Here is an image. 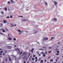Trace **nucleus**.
I'll return each instance as SVG.
<instances>
[{
    "mask_svg": "<svg viewBox=\"0 0 63 63\" xmlns=\"http://www.w3.org/2000/svg\"><path fill=\"white\" fill-rule=\"evenodd\" d=\"M56 54L57 55H59V54L58 53H56Z\"/></svg>",
    "mask_w": 63,
    "mask_h": 63,
    "instance_id": "obj_48",
    "label": "nucleus"
},
{
    "mask_svg": "<svg viewBox=\"0 0 63 63\" xmlns=\"http://www.w3.org/2000/svg\"><path fill=\"white\" fill-rule=\"evenodd\" d=\"M26 63V61H24V63Z\"/></svg>",
    "mask_w": 63,
    "mask_h": 63,
    "instance_id": "obj_51",
    "label": "nucleus"
},
{
    "mask_svg": "<svg viewBox=\"0 0 63 63\" xmlns=\"http://www.w3.org/2000/svg\"><path fill=\"white\" fill-rule=\"evenodd\" d=\"M10 1L12 3H15V2L13 0H10Z\"/></svg>",
    "mask_w": 63,
    "mask_h": 63,
    "instance_id": "obj_9",
    "label": "nucleus"
},
{
    "mask_svg": "<svg viewBox=\"0 0 63 63\" xmlns=\"http://www.w3.org/2000/svg\"><path fill=\"white\" fill-rule=\"evenodd\" d=\"M51 51H50L49 52V53H51Z\"/></svg>",
    "mask_w": 63,
    "mask_h": 63,
    "instance_id": "obj_44",
    "label": "nucleus"
},
{
    "mask_svg": "<svg viewBox=\"0 0 63 63\" xmlns=\"http://www.w3.org/2000/svg\"><path fill=\"white\" fill-rule=\"evenodd\" d=\"M54 38L53 37H52L51 38V40H52V39H53Z\"/></svg>",
    "mask_w": 63,
    "mask_h": 63,
    "instance_id": "obj_36",
    "label": "nucleus"
},
{
    "mask_svg": "<svg viewBox=\"0 0 63 63\" xmlns=\"http://www.w3.org/2000/svg\"><path fill=\"white\" fill-rule=\"evenodd\" d=\"M57 58L58 59H59V58H58V57H57Z\"/></svg>",
    "mask_w": 63,
    "mask_h": 63,
    "instance_id": "obj_60",
    "label": "nucleus"
},
{
    "mask_svg": "<svg viewBox=\"0 0 63 63\" xmlns=\"http://www.w3.org/2000/svg\"><path fill=\"white\" fill-rule=\"evenodd\" d=\"M47 40H48V38H47L46 37H45L44 38V41H47Z\"/></svg>",
    "mask_w": 63,
    "mask_h": 63,
    "instance_id": "obj_5",
    "label": "nucleus"
},
{
    "mask_svg": "<svg viewBox=\"0 0 63 63\" xmlns=\"http://www.w3.org/2000/svg\"><path fill=\"white\" fill-rule=\"evenodd\" d=\"M3 29H3V28L1 29L0 30V31L1 30H3Z\"/></svg>",
    "mask_w": 63,
    "mask_h": 63,
    "instance_id": "obj_34",
    "label": "nucleus"
},
{
    "mask_svg": "<svg viewBox=\"0 0 63 63\" xmlns=\"http://www.w3.org/2000/svg\"><path fill=\"white\" fill-rule=\"evenodd\" d=\"M45 4L46 5H47V2H45Z\"/></svg>",
    "mask_w": 63,
    "mask_h": 63,
    "instance_id": "obj_20",
    "label": "nucleus"
},
{
    "mask_svg": "<svg viewBox=\"0 0 63 63\" xmlns=\"http://www.w3.org/2000/svg\"><path fill=\"white\" fill-rule=\"evenodd\" d=\"M7 3H8V4H11V2L10 1H8L7 2Z\"/></svg>",
    "mask_w": 63,
    "mask_h": 63,
    "instance_id": "obj_18",
    "label": "nucleus"
},
{
    "mask_svg": "<svg viewBox=\"0 0 63 63\" xmlns=\"http://www.w3.org/2000/svg\"><path fill=\"white\" fill-rule=\"evenodd\" d=\"M3 51H0V53H1V54H2V53H3Z\"/></svg>",
    "mask_w": 63,
    "mask_h": 63,
    "instance_id": "obj_17",
    "label": "nucleus"
},
{
    "mask_svg": "<svg viewBox=\"0 0 63 63\" xmlns=\"http://www.w3.org/2000/svg\"><path fill=\"white\" fill-rule=\"evenodd\" d=\"M10 18V17H9V16H7L6 17V18Z\"/></svg>",
    "mask_w": 63,
    "mask_h": 63,
    "instance_id": "obj_33",
    "label": "nucleus"
},
{
    "mask_svg": "<svg viewBox=\"0 0 63 63\" xmlns=\"http://www.w3.org/2000/svg\"><path fill=\"white\" fill-rule=\"evenodd\" d=\"M33 32H34V34H36V33H37V31H36L35 30H34Z\"/></svg>",
    "mask_w": 63,
    "mask_h": 63,
    "instance_id": "obj_7",
    "label": "nucleus"
},
{
    "mask_svg": "<svg viewBox=\"0 0 63 63\" xmlns=\"http://www.w3.org/2000/svg\"><path fill=\"white\" fill-rule=\"evenodd\" d=\"M49 49H51V47H49Z\"/></svg>",
    "mask_w": 63,
    "mask_h": 63,
    "instance_id": "obj_42",
    "label": "nucleus"
},
{
    "mask_svg": "<svg viewBox=\"0 0 63 63\" xmlns=\"http://www.w3.org/2000/svg\"><path fill=\"white\" fill-rule=\"evenodd\" d=\"M8 39H9V40H12V38H10V37H9L8 38Z\"/></svg>",
    "mask_w": 63,
    "mask_h": 63,
    "instance_id": "obj_13",
    "label": "nucleus"
},
{
    "mask_svg": "<svg viewBox=\"0 0 63 63\" xmlns=\"http://www.w3.org/2000/svg\"><path fill=\"white\" fill-rule=\"evenodd\" d=\"M57 61V59H56V61Z\"/></svg>",
    "mask_w": 63,
    "mask_h": 63,
    "instance_id": "obj_59",
    "label": "nucleus"
},
{
    "mask_svg": "<svg viewBox=\"0 0 63 63\" xmlns=\"http://www.w3.org/2000/svg\"><path fill=\"white\" fill-rule=\"evenodd\" d=\"M45 54H47V52L46 51V52H45Z\"/></svg>",
    "mask_w": 63,
    "mask_h": 63,
    "instance_id": "obj_43",
    "label": "nucleus"
},
{
    "mask_svg": "<svg viewBox=\"0 0 63 63\" xmlns=\"http://www.w3.org/2000/svg\"><path fill=\"white\" fill-rule=\"evenodd\" d=\"M4 52H5V53H7V51L6 50H5L4 51Z\"/></svg>",
    "mask_w": 63,
    "mask_h": 63,
    "instance_id": "obj_31",
    "label": "nucleus"
},
{
    "mask_svg": "<svg viewBox=\"0 0 63 63\" xmlns=\"http://www.w3.org/2000/svg\"><path fill=\"white\" fill-rule=\"evenodd\" d=\"M41 60V58H39V60H38L39 61H40Z\"/></svg>",
    "mask_w": 63,
    "mask_h": 63,
    "instance_id": "obj_39",
    "label": "nucleus"
},
{
    "mask_svg": "<svg viewBox=\"0 0 63 63\" xmlns=\"http://www.w3.org/2000/svg\"><path fill=\"white\" fill-rule=\"evenodd\" d=\"M34 50V49L33 48L32 50V52H33V50Z\"/></svg>",
    "mask_w": 63,
    "mask_h": 63,
    "instance_id": "obj_24",
    "label": "nucleus"
},
{
    "mask_svg": "<svg viewBox=\"0 0 63 63\" xmlns=\"http://www.w3.org/2000/svg\"><path fill=\"white\" fill-rule=\"evenodd\" d=\"M0 34H1V35H3V34L2 33H1V32L0 33Z\"/></svg>",
    "mask_w": 63,
    "mask_h": 63,
    "instance_id": "obj_38",
    "label": "nucleus"
},
{
    "mask_svg": "<svg viewBox=\"0 0 63 63\" xmlns=\"http://www.w3.org/2000/svg\"><path fill=\"white\" fill-rule=\"evenodd\" d=\"M26 33H28V32L27 31H26L25 32Z\"/></svg>",
    "mask_w": 63,
    "mask_h": 63,
    "instance_id": "obj_54",
    "label": "nucleus"
},
{
    "mask_svg": "<svg viewBox=\"0 0 63 63\" xmlns=\"http://www.w3.org/2000/svg\"><path fill=\"white\" fill-rule=\"evenodd\" d=\"M37 54H39V52H37Z\"/></svg>",
    "mask_w": 63,
    "mask_h": 63,
    "instance_id": "obj_63",
    "label": "nucleus"
},
{
    "mask_svg": "<svg viewBox=\"0 0 63 63\" xmlns=\"http://www.w3.org/2000/svg\"><path fill=\"white\" fill-rule=\"evenodd\" d=\"M58 44H60V42H59Z\"/></svg>",
    "mask_w": 63,
    "mask_h": 63,
    "instance_id": "obj_61",
    "label": "nucleus"
},
{
    "mask_svg": "<svg viewBox=\"0 0 63 63\" xmlns=\"http://www.w3.org/2000/svg\"><path fill=\"white\" fill-rule=\"evenodd\" d=\"M44 62H47V60H44Z\"/></svg>",
    "mask_w": 63,
    "mask_h": 63,
    "instance_id": "obj_45",
    "label": "nucleus"
},
{
    "mask_svg": "<svg viewBox=\"0 0 63 63\" xmlns=\"http://www.w3.org/2000/svg\"><path fill=\"white\" fill-rule=\"evenodd\" d=\"M24 55H26V53L25 52H24L23 53L22 56H23Z\"/></svg>",
    "mask_w": 63,
    "mask_h": 63,
    "instance_id": "obj_1",
    "label": "nucleus"
},
{
    "mask_svg": "<svg viewBox=\"0 0 63 63\" xmlns=\"http://www.w3.org/2000/svg\"><path fill=\"white\" fill-rule=\"evenodd\" d=\"M37 44H39V42H38L37 43Z\"/></svg>",
    "mask_w": 63,
    "mask_h": 63,
    "instance_id": "obj_57",
    "label": "nucleus"
},
{
    "mask_svg": "<svg viewBox=\"0 0 63 63\" xmlns=\"http://www.w3.org/2000/svg\"><path fill=\"white\" fill-rule=\"evenodd\" d=\"M1 14H4V12L3 11H1Z\"/></svg>",
    "mask_w": 63,
    "mask_h": 63,
    "instance_id": "obj_25",
    "label": "nucleus"
},
{
    "mask_svg": "<svg viewBox=\"0 0 63 63\" xmlns=\"http://www.w3.org/2000/svg\"><path fill=\"white\" fill-rule=\"evenodd\" d=\"M35 60V58H32V60L33 61V60Z\"/></svg>",
    "mask_w": 63,
    "mask_h": 63,
    "instance_id": "obj_23",
    "label": "nucleus"
},
{
    "mask_svg": "<svg viewBox=\"0 0 63 63\" xmlns=\"http://www.w3.org/2000/svg\"><path fill=\"white\" fill-rule=\"evenodd\" d=\"M57 53H59V52H60L59 51H57Z\"/></svg>",
    "mask_w": 63,
    "mask_h": 63,
    "instance_id": "obj_40",
    "label": "nucleus"
},
{
    "mask_svg": "<svg viewBox=\"0 0 63 63\" xmlns=\"http://www.w3.org/2000/svg\"><path fill=\"white\" fill-rule=\"evenodd\" d=\"M54 20L55 21H57V19L56 18H54Z\"/></svg>",
    "mask_w": 63,
    "mask_h": 63,
    "instance_id": "obj_21",
    "label": "nucleus"
},
{
    "mask_svg": "<svg viewBox=\"0 0 63 63\" xmlns=\"http://www.w3.org/2000/svg\"><path fill=\"white\" fill-rule=\"evenodd\" d=\"M47 47H43V48H46Z\"/></svg>",
    "mask_w": 63,
    "mask_h": 63,
    "instance_id": "obj_30",
    "label": "nucleus"
},
{
    "mask_svg": "<svg viewBox=\"0 0 63 63\" xmlns=\"http://www.w3.org/2000/svg\"><path fill=\"white\" fill-rule=\"evenodd\" d=\"M5 53L3 52V55H5Z\"/></svg>",
    "mask_w": 63,
    "mask_h": 63,
    "instance_id": "obj_41",
    "label": "nucleus"
},
{
    "mask_svg": "<svg viewBox=\"0 0 63 63\" xmlns=\"http://www.w3.org/2000/svg\"><path fill=\"white\" fill-rule=\"evenodd\" d=\"M10 18H13V16H10Z\"/></svg>",
    "mask_w": 63,
    "mask_h": 63,
    "instance_id": "obj_32",
    "label": "nucleus"
},
{
    "mask_svg": "<svg viewBox=\"0 0 63 63\" xmlns=\"http://www.w3.org/2000/svg\"><path fill=\"white\" fill-rule=\"evenodd\" d=\"M5 10L6 11H7V8H5Z\"/></svg>",
    "mask_w": 63,
    "mask_h": 63,
    "instance_id": "obj_27",
    "label": "nucleus"
},
{
    "mask_svg": "<svg viewBox=\"0 0 63 63\" xmlns=\"http://www.w3.org/2000/svg\"><path fill=\"white\" fill-rule=\"evenodd\" d=\"M50 61L51 62H53V60H52V59H51V60H50Z\"/></svg>",
    "mask_w": 63,
    "mask_h": 63,
    "instance_id": "obj_19",
    "label": "nucleus"
},
{
    "mask_svg": "<svg viewBox=\"0 0 63 63\" xmlns=\"http://www.w3.org/2000/svg\"><path fill=\"white\" fill-rule=\"evenodd\" d=\"M20 16V17H23V16Z\"/></svg>",
    "mask_w": 63,
    "mask_h": 63,
    "instance_id": "obj_46",
    "label": "nucleus"
},
{
    "mask_svg": "<svg viewBox=\"0 0 63 63\" xmlns=\"http://www.w3.org/2000/svg\"><path fill=\"white\" fill-rule=\"evenodd\" d=\"M18 32H20V33H22V32H21V31H20V30H18Z\"/></svg>",
    "mask_w": 63,
    "mask_h": 63,
    "instance_id": "obj_14",
    "label": "nucleus"
},
{
    "mask_svg": "<svg viewBox=\"0 0 63 63\" xmlns=\"http://www.w3.org/2000/svg\"><path fill=\"white\" fill-rule=\"evenodd\" d=\"M36 56V55H34L33 56V57H35Z\"/></svg>",
    "mask_w": 63,
    "mask_h": 63,
    "instance_id": "obj_52",
    "label": "nucleus"
},
{
    "mask_svg": "<svg viewBox=\"0 0 63 63\" xmlns=\"http://www.w3.org/2000/svg\"><path fill=\"white\" fill-rule=\"evenodd\" d=\"M54 5H55V6H57V2H56V1H54Z\"/></svg>",
    "mask_w": 63,
    "mask_h": 63,
    "instance_id": "obj_4",
    "label": "nucleus"
},
{
    "mask_svg": "<svg viewBox=\"0 0 63 63\" xmlns=\"http://www.w3.org/2000/svg\"><path fill=\"white\" fill-rule=\"evenodd\" d=\"M58 47V46H57L54 47V50H56V49H57V48Z\"/></svg>",
    "mask_w": 63,
    "mask_h": 63,
    "instance_id": "obj_3",
    "label": "nucleus"
},
{
    "mask_svg": "<svg viewBox=\"0 0 63 63\" xmlns=\"http://www.w3.org/2000/svg\"><path fill=\"white\" fill-rule=\"evenodd\" d=\"M14 25H13V26H12L11 27H13V26H14Z\"/></svg>",
    "mask_w": 63,
    "mask_h": 63,
    "instance_id": "obj_56",
    "label": "nucleus"
},
{
    "mask_svg": "<svg viewBox=\"0 0 63 63\" xmlns=\"http://www.w3.org/2000/svg\"><path fill=\"white\" fill-rule=\"evenodd\" d=\"M14 41H16V38H14Z\"/></svg>",
    "mask_w": 63,
    "mask_h": 63,
    "instance_id": "obj_22",
    "label": "nucleus"
},
{
    "mask_svg": "<svg viewBox=\"0 0 63 63\" xmlns=\"http://www.w3.org/2000/svg\"><path fill=\"white\" fill-rule=\"evenodd\" d=\"M39 50H43V49H39Z\"/></svg>",
    "mask_w": 63,
    "mask_h": 63,
    "instance_id": "obj_35",
    "label": "nucleus"
},
{
    "mask_svg": "<svg viewBox=\"0 0 63 63\" xmlns=\"http://www.w3.org/2000/svg\"><path fill=\"white\" fill-rule=\"evenodd\" d=\"M8 36H9V37H10V34H8Z\"/></svg>",
    "mask_w": 63,
    "mask_h": 63,
    "instance_id": "obj_58",
    "label": "nucleus"
},
{
    "mask_svg": "<svg viewBox=\"0 0 63 63\" xmlns=\"http://www.w3.org/2000/svg\"><path fill=\"white\" fill-rule=\"evenodd\" d=\"M32 58V56H30V57L29 58V59H30V60Z\"/></svg>",
    "mask_w": 63,
    "mask_h": 63,
    "instance_id": "obj_26",
    "label": "nucleus"
},
{
    "mask_svg": "<svg viewBox=\"0 0 63 63\" xmlns=\"http://www.w3.org/2000/svg\"><path fill=\"white\" fill-rule=\"evenodd\" d=\"M37 61H38V60H35V61L36 62H37Z\"/></svg>",
    "mask_w": 63,
    "mask_h": 63,
    "instance_id": "obj_50",
    "label": "nucleus"
},
{
    "mask_svg": "<svg viewBox=\"0 0 63 63\" xmlns=\"http://www.w3.org/2000/svg\"><path fill=\"white\" fill-rule=\"evenodd\" d=\"M43 55H44L43 56V57H45L46 56V55L45 54H44Z\"/></svg>",
    "mask_w": 63,
    "mask_h": 63,
    "instance_id": "obj_28",
    "label": "nucleus"
},
{
    "mask_svg": "<svg viewBox=\"0 0 63 63\" xmlns=\"http://www.w3.org/2000/svg\"><path fill=\"white\" fill-rule=\"evenodd\" d=\"M8 58L9 61H10V62H12V59H11V58H10V56L8 57Z\"/></svg>",
    "mask_w": 63,
    "mask_h": 63,
    "instance_id": "obj_2",
    "label": "nucleus"
},
{
    "mask_svg": "<svg viewBox=\"0 0 63 63\" xmlns=\"http://www.w3.org/2000/svg\"><path fill=\"white\" fill-rule=\"evenodd\" d=\"M3 21L4 23H6L7 22V21L6 20H4Z\"/></svg>",
    "mask_w": 63,
    "mask_h": 63,
    "instance_id": "obj_12",
    "label": "nucleus"
},
{
    "mask_svg": "<svg viewBox=\"0 0 63 63\" xmlns=\"http://www.w3.org/2000/svg\"><path fill=\"white\" fill-rule=\"evenodd\" d=\"M15 50H18L19 51V50H20V49H18V48H16L15 49Z\"/></svg>",
    "mask_w": 63,
    "mask_h": 63,
    "instance_id": "obj_11",
    "label": "nucleus"
},
{
    "mask_svg": "<svg viewBox=\"0 0 63 63\" xmlns=\"http://www.w3.org/2000/svg\"><path fill=\"white\" fill-rule=\"evenodd\" d=\"M39 56H41V54H39Z\"/></svg>",
    "mask_w": 63,
    "mask_h": 63,
    "instance_id": "obj_55",
    "label": "nucleus"
},
{
    "mask_svg": "<svg viewBox=\"0 0 63 63\" xmlns=\"http://www.w3.org/2000/svg\"><path fill=\"white\" fill-rule=\"evenodd\" d=\"M2 32H5V31L4 30H2Z\"/></svg>",
    "mask_w": 63,
    "mask_h": 63,
    "instance_id": "obj_29",
    "label": "nucleus"
},
{
    "mask_svg": "<svg viewBox=\"0 0 63 63\" xmlns=\"http://www.w3.org/2000/svg\"><path fill=\"white\" fill-rule=\"evenodd\" d=\"M15 47H16V45H15Z\"/></svg>",
    "mask_w": 63,
    "mask_h": 63,
    "instance_id": "obj_64",
    "label": "nucleus"
},
{
    "mask_svg": "<svg viewBox=\"0 0 63 63\" xmlns=\"http://www.w3.org/2000/svg\"><path fill=\"white\" fill-rule=\"evenodd\" d=\"M18 34H19V35H21V33H19Z\"/></svg>",
    "mask_w": 63,
    "mask_h": 63,
    "instance_id": "obj_49",
    "label": "nucleus"
},
{
    "mask_svg": "<svg viewBox=\"0 0 63 63\" xmlns=\"http://www.w3.org/2000/svg\"><path fill=\"white\" fill-rule=\"evenodd\" d=\"M14 25V26H16V24L15 25Z\"/></svg>",
    "mask_w": 63,
    "mask_h": 63,
    "instance_id": "obj_62",
    "label": "nucleus"
},
{
    "mask_svg": "<svg viewBox=\"0 0 63 63\" xmlns=\"http://www.w3.org/2000/svg\"><path fill=\"white\" fill-rule=\"evenodd\" d=\"M35 59H37V57H35Z\"/></svg>",
    "mask_w": 63,
    "mask_h": 63,
    "instance_id": "obj_47",
    "label": "nucleus"
},
{
    "mask_svg": "<svg viewBox=\"0 0 63 63\" xmlns=\"http://www.w3.org/2000/svg\"><path fill=\"white\" fill-rule=\"evenodd\" d=\"M7 48H8V49H11V48L12 47L11 46H8L7 47Z\"/></svg>",
    "mask_w": 63,
    "mask_h": 63,
    "instance_id": "obj_10",
    "label": "nucleus"
},
{
    "mask_svg": "<svg viewBox=\"0 0 63 63\" xmlns=\"http://www.w3.org/2000/svg\"><path fill=\"white\" fill-rule=\"evenodd\" d=\"M22 21H27V20L26 19H23Z\"/></svg>",
    "mask_w": 63,
    "mask_h": 63,
    "instance_id": "obj_15",
    "label": "nucleus"
},
{
    "mask_svg": "<svg viewBox=\"0 0 63 63\" xmlns=\"http://www.w3.org/2000/svg\"><path fill=\"white\" fill-rule=\"evenodd\" d=\"M19 54L20 55H21V54L22 53V51H21V52H20V51H19Z\"/></svg>",
    "mask_w": 63,
    "mask_h": 63,
    "instance_id": "obj_6",
    "label": "nucleus"
},
{
    "mask_svg": "<svg viewBox=\"0 0 63 63\" xmlns=\"http://www.w3.org/2000/svg\"><path fill=\"white\" fill-rule=\"evenodd\" d=\"M42 54H45V53H44V52H42Z\"/></svg>",
    "mask_w": 63,
    "mask_h": 63,
    "instance_id": "obj_37",
    "label": "nucleus"
},
{
    "mask_svg": "<svg viewBox=\"0 0 63 63\" xmlns=\"http://www.w3.org/2000/svg\"><path fill=\"white\" fill-rule=\"evenodd\" d=\"M43 62H44V61H43V60H42V61H41L40 62L41 63H43Z\"/></svg>",
    "mask_w": 63,
    "mask_h": 63,
    "instance_id": "obj_16",
    "label": "nucleus"
},
{
    "mask_svg": "<svg viewBox=\"0 0 63 63\" xmlns=\"http://www.w3.org/2000/svg\"><path fill=\"white\" fill-rule=\"evenodd\" d=\"M8 60V58H5V61H7Z\"/></svg>",
    "mask_w": 63,
    "mask_h": 63,
    "instance_id": "obj_8",
    "label": "nucleus"
},
{
    "mask_svg": "<svg viewBox=\"0 0 63 63\" xmlns=\"http://www.w3.org/2000/svg\"><path fill=\"white\" fill-rule=\"evenodd\" d=\"M1 26H2V25H3V24H1Z\"/></svg>",
    "mask_w": 63,
    "mask_h": 63,
    "instance_id": "obj_53",
    "label": "nucleus"
}]
</instances>
